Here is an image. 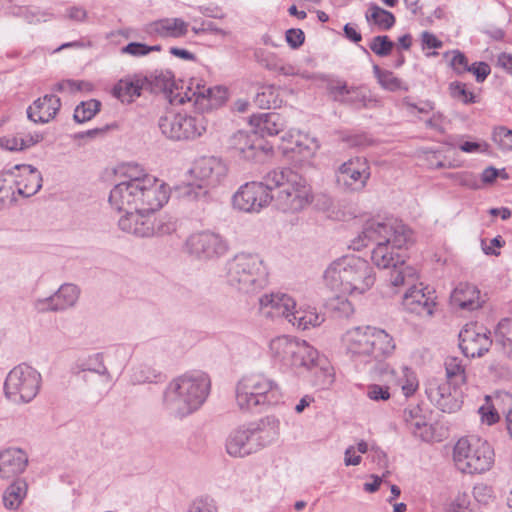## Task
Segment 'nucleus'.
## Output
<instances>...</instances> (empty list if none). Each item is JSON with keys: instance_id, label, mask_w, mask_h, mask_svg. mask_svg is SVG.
Instances as JSON below:
<instances>
[{"instance_id": "nucleus-34", "label": "nucleus", "mask_w": 512, "mask_h": 512, "mask_svg": "<svg viewBox=\"0 0 512 512\" xmlns=\"http://www.w3.org/2000/svg\"><path fill=\"white\" fill-rule=\"evenodd\" d=\"M146 78L142 75H134L132 77H126L121 79L113 88V94L123 103H130L134 98L141 95V91L145 90L144 83Z\"/></svg>"}, {"instance_id": "nucleus-15", "label": "nucleus", "mask_w": 512, "mask_h": 512, "mask_svg": "<svg viewBox=\"0 0 512 512\" xmlns=\"http://www.w3.org/2000/svg\"><path fill=\"white\" fill-rule=\"evenodd\" d=\"M273 200L271 186L264 179L263 182H247L242 185L232 197L233 207L243 212H260Z\"/></svg>"}, {"instance_id": "nucleus-26", "label": "nucleus", "mask_w": 512, "mask_h": 512, "mask_svg": "<svg viewBox=\"0 0 512 512\" xmlns=\"http://www.w3.org/2000/svg\"><path fill=\"white\" fill-rule=\"evenodd\" d=\"M28 465V455L20 448L10 447L0 451V477L10 479L23 473Z\"/></svg>"}, {"instance_id": "nucleus-9", "label": "nucleus", "mask_w": 512, "mask_h": 512, "mask_svg": "<svg viewBox=\"0 0 512 512\" xmlns=\"http://www.w3.org/2000/svg\"><path fill=\"white\" fill-rule=\"evenodd\" d=\"M157 210L124 205L120 211L126 213L118 221L119 228L141 238L169 235L176 231V222L172 217H156L154 212Z\"/></svg>"}, {"instance_id": "nucleus-40", "label": "nucleus", "mask_w": 512, "mask_h": 512, "mask_svg": "<svg viewBox=\"0 0 512 512\" xmlns=\"http://www.w3.org/2000/svg\"><path fill=\"white\" fill-rule=\"evenodd\" d=\"M42 140L40 134H29L25 136H8L0 138V146L9 151L25 150Z\"/></svg>"}, {"instance_id": "nucleus-10", "label": "nucleus", "mask_w": 512, "mask_h": 512, "mask_svg": "<svg viewBox=\"0 0 512 512\" xmlns=\"http://www.w3.org/2000/svg\"><path fill=\"white\" fill-rule=\"evenodd\" d=\"M191 173L194 181L181 188V195L189 201L206 203L210 199V188L217 186L226 176L227 166L217 157H202L195 162Z\"/></svg>"}, {"instance_id": "nucleus-12", "label": "nucleus", "mask_w": 512, "mask_h": 512, "mask_svg": "<svg viewBox=\"0 0 512 512\" xmlns=\"http://www.w3.org/2000/svg\"><path fill=\"white\" fill-rule=\"evenodd\" d=\"M453 459L463 473H483L491 468L494 451L487 441L480 438H461L454 447Z\"/></svg>"}, {"instance_id": "nucleus-1", "label": "nucleus", "mask_w": 512, "mask_h": 512, "mask_svg": "<svg viewBox=\"0 0 512 512\" xmlns=\"http://www.w3.org/2000/svg\"><path fill=\"white\" fill-rule=\"evenodd\" d=\"M411 241L412 231L402 221L393 218L383 222L371 219L366 221L352 245L355 250H360L369 242H375L376 246L371 252L373 263L380 269H392L389 281L398 287L416 278V270L405 265V256L395 252V249L407 247Z\"/></svg>"}, {"instance_id": "nucleus-29", "label": "nucleus", "mask_w": 512, "mask_h": 512, "mask_svg": "<svg viewBox=\"0 0 512 512\" xmlns=\"http://www.w3.org/2000/svg\"><path fill=\"white\" fill-rule=\"evenodd\" d=\"M402 304L409 312L427 316L433 314L435 305L430 292L425 293L423 288H418L415 285L405 292Z\"/></svg>"}, {"instance_id": "nucleus-64", "label": "nucleus", "mask_w": 512, "mask_h": 512, "mask_svg": "<svg viewBox=\"0 0 512 512\" xmlns=\"http://www.w3.org/2000/svg\"><path fill=\"white\" fill-rule=\"evenodd\" d=\"M66 17L72 21L84 22L87 18V11L82 6H71L66 10Z\"/></svg>"}, {"instance_id": "nucleus-32", "label": "nucleus", "mask_w": 512, "mask_h": 512, "mask_svg": "<svg viewBox=\"0 0 512 512\" xmlns=\"http://www.w3.org/2000/svg\"><path fill=\"white\" fill-rule=\"evenodd\" d=\"M404 420L411 433L423 441L433 438L432 426L427 423L419 405L407 408L403 413Z\"/></svg>"}, {"instance_id": "nucleus-30", "label": "nucleus", "mask_w": 512, "mask_h": 512, "mask_svg": "<svg viewBox=\"0 0 512 512\" xmlns=\"http://www.w3.org/2000/svg\"><path fill=\"white\" fill-rule=\"evenodd\" d=\"M250 124L256 128V132L262 136H276L284 132L287 122L282 115L276 112L253 114Z\"/></svg>"}, {"instance_id": "nucleus-35", "label": "nucleus", "mask_w": 512, "mask_h": 512, "mask_svg": "<svg viewBox=\"0 0 512 512\" xmlns=\"http://www.w3.org/2000/svg\"><path fill=\"white\" fill-rule=\"evenodd\" d=\"M146 78L144 83L145 90H149L151 93H164L169 97L173 95L174 87V76L170 71L156 70Z\"/></svg>"}, {"instance_id": "nucleus-28", "label": "nucleus", "mask_w": 512, "mask_h": 512, "mask_svg": "<svg viewBox=\"0 0 512 512\" xmlns=\"http://www.w3.org/2000/svg\"><path fill=\"white\" fill-rule=\"evenodd\" d=\"M249 426L257 444V450L272 444L280 433V421L275 416H266L257 422L249 423Z\"/></svg>"}, {"instance_id": "nucleus-43", "label": "nucleus", "mask_w": 512, "mask_h": 512, "mask_svg": "<svg viewBox=\"0 0 512 512\" xmlns=\"http://www.w3.org/2000/svg\"><path fill=\"white\" fill-rule=\"evenodd\" d=\"M444 365L447 377L445 382H452L460 386L466 382L465 367L461 359L457 357H447Z\"/></svg>"}, {"instance_id": "nucleus-13", "label": "nucleus", "mask_w": 512, "mask_h": 512, "mask_svg": "<svg viewBox=\"0 0 512 512\" xmlns=\"http://www.w3.org/2000/svg\"><path fill=\"white\" fill-rule=\"evenodd\" d=\"M40 373L33 367L22 363L14 367L4 383L5 396L15 403H28L39 392Z\"/></svg>"}, {"instance_id": "nucleus-14", "label": "nucleus", "mask_w": 512, "mask_h": 512, "mask_svg": "<svg viewBox=\"0 0 512 512\" xmlns=\"http://www.w3.org/2000/svg\"><path fill=\"white\" fill-rule=\"evenodd\" d=\"M161 133L175 141L194 140L206 131L207 120L202 114L191 116L168 111L158 120Z\"/></svg>"}, {"instance_id": "nucleus-49", "label": "nucleus", "mask_w": 512, "mask_h": 512, "mask_svg": "<svg viewBox=\"0 0 512 512\" xmlns=\"http://www.w3.org/2000/svg\"><path fill=\"white\" fill-rule=\"evenodd\" d=\"M484 400L485 403L479 407L478 412L483 423L493 425L499 421V413L492 402L491 396L486 395Z\"/></svg>"}, {"instance_id": "nucleus-53", "label": "nucleus", "mask_w": 512, "mask_h": 512, "mask_svg": "<svg viewBox=\"0 0 512 512\" xmlns=\"http://www.w3.org/2000/svg\"><path fill=\"white\" fill-rule=\"evenodd\" d=\"M470 504V496L467 493H460L447 507L446 512H474Z\"/></svg>"}, {"instance_id": "nucleus-6", "label": "nucleus", "mask_w": 512, "mask_h": 512, "mask_svg": "<svg viewBox=\"0 0 512 512\" xmlns=\"http://www.w3.org/2000/svg\"><path fill=\"white\" fill-rule=\"evenodd\" d=\"M325 283L343 294H362L374 284L375 277L369 263L348 255L333 261L324 272Z\"/></svg>"}, {"instance_id": "nucleus-7", "label": "nucleus", "mask_w": 512, "mask_h": 512, "mask_svg": "<svg viewBox=\"0 0 512 512\" xmlns=\"http://www.w3.org/2000/svg\"><path fill=\"white\" fill-rule=\"evenodd\" d=\"M235 398L242 411H262L283 399L280 386L264 374L242 377L235 389Z\"/></svg>"}, {"instance_id": "nucleus-47", "label": "nucleus", "mask_w": 512, "mask_h": 512, "mask_svg": "<svg viewBox=\"0 0 512 512\" xmlns=\"http://www.w3.org/2000/svg\"><path fill=\"white\" fill-rule=\"evenodd\" d=\"M161 374L147 365H140L133 369L131 381L133 384H143L155 382Z\"/></svg>"}, {"instance_id": "nucleus-61", "label": "nucleus", "mask_w": 512, "mask_h": 512, "mask_svg": "<svg viewBox=\"0 0 512 512\" xmlns=\"http://www.w3.org/2000/svg\"><path fill=\"white\" fill-rule=\"evenodd\" d=\"M188 512H217V510L212 500L199 499L191 504Z\"/></svg>"}, {"instance_id": "nucleus-46", "label": "nucleus", "mask_w": 512, "mask_h": 512, "mask_svg": "<svg viewBox=\"0 0 512 512\" xmlns=\"http://www.w3.org/2000/svg\"><path fill=\"white\" fill-rule=\"evenodd\" d=\"M372 101L363 88L351 86L343 104L350 105L355 109H362L368 107Z\"/></svg>"}, {"instance_id": "nucleus-48", "label": "nucleus", "mask_w": 512, "mask_h": 512, "mask_svg": "<svg viewBox=\"0 0 512 512\" xmlns=\"http://www.w3.org/2000/svg\"><path fill=\"white\" fill-rule=\"evenodd\" d=\"M492 140L503 151H512V130L505 126H498L493 129Z\"/></svg>"}, {"instance_id": "nucleus-3", "label": "nucleus", "mask_w": 512, "mask_h": 512, "mask_svg": "<svg viewBox=\"0 0 512 512\" xmlns=\"http://www.w3.org/2000/svg\"><path fill=\"white\" fill-rule=\"evenodd\" d=\"M210 388L211 381L206 373H185L168 384L163 395V405L171 415L185 417L204 404Z\"/></svg>"}, {"instance_id": "nucleus-2", "label": "nucleus", "mask_w": 512, "mask_h": 512, "mask_svg": "<svg viewBox=\"0 0 512 512\" xmlns=\"http://www.w3.org/2000/svg\"><path fill=\"white\" fill-rule=\"evenodd\" d=\"M125 180L116 184L109 195V203L116 210L124 205L160 209L168 201V192L164 183L147 174L138 164L124 167Z\"/></svg>"}, {"instance_id": "nucleus-63", "label": "nucleus", "mask_w": 512, "mask_h": 512, "mask_svg": "<svg viewBox=\"0 0 512 512\" xmlns=\"http://www.w3.org/2000/svg\"><path fill=\"white\" fill-rule=\"evenodd\" d=\"M122 53L130 54L132 56H145L147 55L146 44L140 42H130L121 49Z\"/></svg>"}, {"instance_id": "nucleus-41", "label": "nucleus", "mask_w": 512, "mask_h": 512, "mask_svg": "<svg viewBox=\"0 0 512 512\" xmlns=\"http://www.w3.org/2000/svg\"><path fill=\"white\" fill-rule=\"evenodd\" d=\"M27 492V484L24 480L14 481L4 492L3 502L6 508L16 509L22 503Z\"/></svg>"}, {"instance_id": "nucleus-25", "label": "nucleus", "mask_w": 512, "mask_h": 512, "mask_svg": "<svg viewBox=\"0 0 512 512\" xmlns=\"http://www.w3.org/2000/svg\"><path fill=\"white\" fill-rule=\"evenodd\" d=\"M484 302L478 287L468 282L459 283L450 296L451 305L465 311L477 310Z\"/></svg>"}, {"instance_id": "nucleus-56", "label": "nucleus", "mask_w": 512, "mask_h": 512, "mask_svg": "<svg viewBox=\"0 0 512 512\" xmlns=\"http://www.w3.org/2000/svg\"><path fill=\"white\" fill-rule=\"evenodd\" d=\"M15 183L14 174L11 170L3 171L0 173V194H5V197H13L14 189L12 184Z\"/></svg>"}, {"instance_id": "nucleus-27", "label": "nucleus", "mask_w": 512, "mask_h": 512, "mask_svg": "<svg viewBox=\"0 0 512 512\" xmlns=\"http://www.w3.org/2000/svg\"><path fill=\"white\" fill-rule=\"evenodd\" d=\"M61 107L60 98L47 94L36 99L27 109V117L34 123H47L54 119Z\"/></svg>"}, {"instance_id": "nucleus-39", "label": "nucleus", "mask_w": 512, "mask_h": 512, "mask_svg": "<svg viewBox=\"0 0 512 512\" xmlns=\"http://www.w3.org/2000/svg\"><path fill=\"white\" fill-rule=\"evenodd\" d=\"M86 371L105 376L108 380L111 379L110 373L103 363V356L100 353L91 355L85 360L78 361L73 368V373L76 375Z\"/></svg>"}, {"instance_id": "nucleus-11", "label": "nucleus", "mask_w": 512, "mask_h": 512, "mask_svg": "<svg viewBox=\"0 0 512 512\" xmlns=\"http://www.w3.org/2000/svg\"><path fill=\"white\" fill-rule=\"evenodd\" d=\"M272 360L285 368L312 370L318 366V352L306 341L279 336L269 343Z\"/></svg>"}, {"instance_id": "nucleus-51", "label": "nucleus", "mask_w": 512, "mask_h": 512, "mask_svg": "<svg viewBox=\"0 0 512 512\" xmlns=\"http://www.w3.org/2000/svg\"><path fill=\"white\" fill-rule=\"evenodd\" d=\"M450 94L453 98L461 100L464 104L476 102V97L473 92L466 89V85L461 82H452L450 84Z\"/></svg>"}, {"instance_id": "nucleus-17", "label": "nucleus", "mask_w": 512, "mask_h": 512, "mask_svg": "<svg viewBox=\"0 0 512 512\" xmlns=\"http://www.w3.org/2000/svg\"><path fill=\"white\" fill-rule=\"evenodd\" d=\"M370 176V166L365 158H351L339 166L336 172V183L345 191L361 192L366 187Z\"/></svg>"}, {"instance_id": "nucleus-8", "label": "nucleus", "mask_w": 512, "mask_h": 512, "mask_svg": "<svg viewBox=\"0 0 512 512\" xmlns=\"http://www.w3.org/2000/svg\"><path fill=\"white\" fill-rule=\"evenodd\" d=\"M268 272L257 254L239 253L226 264V281L239 292L250 294L263 289Z\"/></svg>"}, {"instance_id": "nucleus-22", "label": "nucleus", "mask_w": 512, "mask_h": 512, "mask_svg": "<svg viewBox=\"0 0 512 512\" xmlns=\"http://www.w3.org/2000/svg\"><path fill=\"white\" fill-rule=\"evenodd\" d=\"M260 312L266 317H284L290 321L296 307L293 298L285 293L265 294L259 298Z\"/></svg>"}, {"instance_id": "nucleus-19", "label": "nucleus", "mask_w": 512, "mask_h": 512, "mask_svg": "<svg viewBox=\"0 0 512 512\" xmlns=\"http://www.w3.org/2000/svg\"><path fill=\"white\" fill-rule=\"evenodd\" d=\"M186 249L196 258L208 260L223 255L227 246L218 234L206 231L189 236L186 240Z\"/></svg>"}, {"instance_id": "nucleus-59", "label": "nucleus", "mask_w": 512, "mask_h": 512, "mask_svg": "<svg viewBox=\"0 0 512 512\" xmlns=\"http://www.w3.org/2000/svg\"><path fill=\"white\" fill-rule=\"evenodd\" d=\"M305 40L304 32L301 29L291 28L286 31V41L293 49L299 48Z\"/></svg>"}, {"instance_id": "nucleus-58", "label": "nucleus", "mask_w": 512, "mask_h": 512, "mask_svg": "<svg viewBox=\"0 0 512 512\" xmlns=\"http://www.w3.org/2000/svg\"><path fill=\"white\" fill-rule=\"evenodd\" d=\"M453 57L450 61L451 67L457 74L467 72L465 68H469L468 59L464 53L459 50L452 51Z\"/></svg>"}, {"instance_id": "nucleus-16", "label": "nucleus", "mask_w": 512, "mask_h": 512, "mask_svg": "<svg viewBox=\"0 0 512 512\" xmlns=\"http://www.w3.org/2000/svg\"><path fill=\"white\" fill-rule=\"evenodd\" d=\"M425 392L429 400L442 412H457L463 404L461 386L452 382L431 379L426 384Z\"/></svg>"}, {"instance_id": "nucleus-50", "label": "nucleus", "mask_w": 512, "mask_h": 512, "mask_svg": "<svg viewBox=\"0 0 512 512\" xmlns=\"http://www.w3.org/2000/svg\"><path fill=\"white\" fill-rule=\"evenodd\" d=\"M394 47V42L387 35H378L373 37L369 48L380 57L388 56Z\"/></svg>"}, {"instance_id": "nucleus-23", "label": "nucleus", "mask_w": 512, "mask_h": 512, "mask_svg": "<svg viewBox=\"0 0 512 512\" xmlns=\"http://www.w3.org/2000/svg\"><path fill=\"white\" fill-rule=\"evenodd\" d=\"M229 146L246 160H256L264 154L262 140L258 137L256 131L252 133L245 131L234 133L230 138Z\"/></svg>"}, {"instance_id": "nucleus-62", "label": "nucleus", "mask_w": 512, "mask_h": 512, "mask_svg": "<svg viewBox=\"0 0 512 512\" xmlns=\"http://www.w3.org/2000/svg\"><path fill=\"white\" fill-rule=\"evenodd\" d=\"M422 49H438L443 46V42L439 40L434 34L424 31L421 34Z\"/></svg>"}, {"instance_id": "nucleus-33", "label": "nucleus", "mask_w": 512, "mask_h": 512, "mask_svg": "<svg viewBox=\"0 0 512 512\" xmlns=\"http://www.w3.org/2000/svg\"><path fill=\"white\" fill-rule=\"evenodd\" d=\"M16 170L22 171V179L15 180L17 191L24 197H30L36 194L42 187V175L37 168L31 165H16Z\"/></svg>"}, {"instance_id": "nucleus-54", "label": "nucleus", "mask_w": 512, "mask_h": 512, "mask_svg": "<svg viewBox=\"0 0 512 512\" xmlns=\"http://www.w3.org/2000/svg\"><path fill=\"white\" fill-rule=\"evenodd\" d=\"M367 397L373 401H387L390 399V391L388 386L371 384L367 386Z\"/></svg>"}, {"instance_id": "nucleus-37", "label": "nucleus", "mask_w": 512, "mask_h": 512, "mask_svg": "<svg viewBox=\"0 0 512 512\" xmlns=\"http://www.w3.org/2000/svg\"><path fill=\"white\" fill-rule=\"evenodd\" d=\"M254 103L262 109H271L281 106L280 91L273 85L262 86L254 97Z\"/></svg>"}, {"instance_id": "nucleus-31", "label": "nucleus", "mask_w": 512, "mask_h": 512, "mask_svg": "<svg viewBox=\"0 0 512 512\" xmlns=\"http://www.w3.org/2000/svg\"><path fill=\"white\" fill-rule=\"evenodd\" d=\"M188 26L181 18H163L150 23L147 32L162 38H180L187 34Z\"/></svg>"}, {"instance_id": "nucleus-38", "label": "nucleus", "mask_w": 512, "mask_h": 512, "mask_svg": "<svg viewBox=\"0 0 512 512\" xmlns=\"http://www.w3.org/2000/svg\"><path fill=\"white\" fill-rule=\"evenodd\" d=\"M373 73L379 85L385 90L395 92L399 90L408 91L409 89L408 85L396 77L393 72L383 70L378 65L373 66Z\"/></svg>"}, {"instance_id": "nucleus-20", "label": "nucleus", "mask_w": 512, "mask_h": 512, "mask_svg": "<svg viewBox=\"0 0 512 512\" xmlns=\"http://www.w3.org/2000/svg\"><path fill=\"white\" fill-rule=\"evenodd\" d=\"M227 98V90L222 86L206 87L197 84L196 89L188 88L183 95L175 96L178 103L193 102L199 110H208L220 106Z\"/></svg>"}, {"instance_id": "nucleus-5", "label": "nucleus", "mask_w": 512, "mask_h": 512, "mask_svg": "<svg viewBox=\"0 0 512 512\" xmlns=\"http://www.w3.org/2000/svg\"><path fill=\"white\" fill-rule=\"evenodd\" d=\"M342 341L355 362H381L391 356L395 342L385 330L372 327H354L346 331Z\"/></svg>"}, {"instance_id": "nucleus-18", "label": "nucleus", "mask_w": 512, "mask_h": 512, "mask_svg": "<svg viewBox=\"0 0 512 512\" xmlns=\"http://www.w3.org/2000/svg\"><path fill=\"white\" fill-rule=\"evenodd\" d=\"M459 347L466 357H481L489 351L493 341L490 331L477 323L466 324L459 333Z\"/></svg>"}, {"instance_id": "nucleus-42", "label": "nucleus", "mask_w": 512, "mask_h": 512, "mask_svg": "<svg viewBox=\"0 0 512 512\" xmlns=\"http://www.w3.org/2000/svg\"><path fill=\"white\" fill-rule=\"evenodd\" d=\"M495 343L512 359V319L506 318L499 322L495 330Z\"/></svg>"}, {"instance_id": "nucleus-60", "label": "nucleus", "mask_w": 512, "mask_h": 512, "mask_svg": "<svg viewBox=\"0 0 512 512\" xmlns=\"http://www.w3.org/2000/svg\"><path fill=\"white\" fill-rule=\"evenodd\" d=\"M88 83L84 81H75V80H66L55 84L54 90L58 92L70 91L77 92L81 91L84 86H87Z\"/></svg>"}, {"instance_id": "nucleus-44", "label": "nucleus", "mask_w": 512, "mask_h": 512, "mask_svg": "<svg viewBox=\"0 0 512 512\" xmlns=\"http://www.w3.org/2000/svg\"><path fill=\"white\" fill-rule=\"evenodd\" d=\"M369 12L366 15L367 20H372L381 30H389L395 24V16L375 4L370 6Z\"/></svg>"}, {"instance_id": "nucleus-57", "label": "nucleus", "mask_w": 512, "mask_h": 512, "mask_svg": "<svg viewBox=\"0 0 512 512\" xmlns=\"http://www.w3.org/2000/svg\"><path fill=\"white\" fill-rule=\"evenodd\" d=\"M332 309L338 313L340 317H349L354 312L352 303L340 296H337L334 302L331 304Z\"/></svg>"}, {"instance_id": "nucleus-36", "label": "nucleus", "mask_w": 512, "mask_h": 512, "mask_svg": "<svg viewBox=\"0 0 512 512\" xmlns=\"http://www.w3.org/2000/svg\"><path fill=\"white\" fill-rule=\"evenodd\" d=\"M323 321L324 317L319 315L315 309L295 308L289 322L299 329L306 330L319 326Z\"/></svg>"}, {"instance_id": "nucleus-4", "label": "nucleus", "mask_w": 512, "mask_h": 512, "mask_svg": "<svg viewBox=\"0 0 512 512\" xmlns=\"http://www.w3.org/2000/svg\"><path fill=\"white\" fill-rule=\"evenodd\" d=\"M265 180L271 186L272 201L283 212H299L312 202L311 187L307 180L290 168L270 171Z\"/></svg>"}, {"instance_id": "nucleus-24", "label": "nucleus", "mask_w": 512, "mask_h": 512, "mask_svg": "<svg viewBox=\"0 0 512 512\" xmlns=\"http://www.w3.org/2000/svg\"><path fill=\"white\" fill-rule=\"evenodd\" d=\"M226 450L233 457H245L258 451L249 424L241 426L229 434L226 440Z\"/></svg>"}, {"instance_id": "nucleus-21", "label": "nucleus", "mask_w": 512, "mask_h": 512, "mask_svg": "<svg viewBox=\"0 0 512 512\" xmlns=\"http://www.w3.org/2000/svg\"><path fill=\"white\" fill-rule=\"evenodd\" d=\"M79 294L80 290L76 285L66 283L61 285L53 295L37 299L34 307L40 313L63 311L76 304Z\"/></svg>"}, {"instance_id": "nucleus-45", "label": "nucleus", "mask_w": 512, "mask_h": 512, "mask_svg": "<svg viewBox=\"0 0 512 512\" xmlns=\"http://www.w3.org/2000/svg\"><path fill=\"white\" fill-rule=\"evenodd\" d=\"M101 103L96 99L83 101L76 106L74 111V120L78 123H83L92 119L100 110Z\"/></svg>"}, {"instance_id": "nucleus-55", "label": "nucleus", "mask_w": 512, "mask_h": 512, "mask_svg": "<svg viewBox=\"0 0 512 512\" xmlns=\"http://www.w3.org/2000/svg\"><path fill=\"white\" fill-rule=\"evenodd\" d=\"M467 72H471L478 83H482L491 73V68L486 62H474L469 65V68H465Z\"/></svg>"}, {"instance_id": "nucleus-52", "label": "nucleus", "mask_w": 512, "mask_h": 512, "mask_svg": "<svg viewBox=\"0 0 512 512\" xmlns=\"http://www.w3.org/2000/svg\"><path fill=\"white\" fill-rule=\"evenodd\" d=\"M349 89L350 87L347 85V83L341 80H331L327 84V91L329 95L333 98V100L340 103L344 102L346 95L349 94Z\"/></svg>"}]
</instances>
